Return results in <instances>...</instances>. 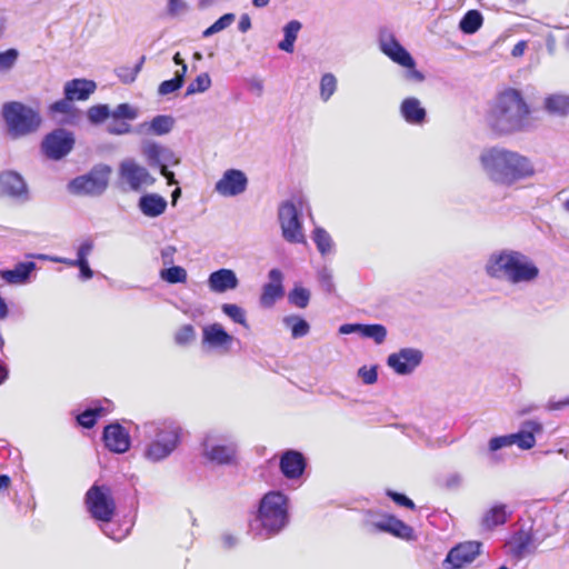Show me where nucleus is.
<instances>
[{"label": "nucleus", "mask_w": 569, "mask_h": 569, "mask_svg": "<svg viewBox=\"0 0 569 569\" xmlns=\"http://www.w3.org/2000/svg\"><path fill=\"white\" fill-rule=\"evenodd\" d=\"M479 161L489 180L503 187H510L535 174V167L528 157L503 147L483 149Z\"/></svg>", "instance_id": "f257e3e1"}, {"label": "nucleus", "mask_w": 569, "mask_h": 569, "mask_svg": "<svg viewBox=\"0 0 569 569\" xmlns=\"http://www.w3.org/2000/svg\"><path fill=\"white\" fill-rule=\"evenodd\" d=\"M530 108L521 91L508 88L497 94L488 111L489 127L498 134L525 131L529 126Z\"/></svg>", "instance_id": "f03ea898"}, {"label": "nucleus", "mask_w": 569, "mask_h": 569, "mask_svg": "<svg viewBox=\"0 0 569 569\" xmlns=\"http://www.w3.org/2000/svg\"><path fill=\"white\" fill-rule=\"evenodd\" d=\"M486 274L510 284H529L535 282L540 270L526 253L513 249H500L489 254L485 264Z\"/></svg>", "instance_id": "7ed1b4c3"}, {"label": "nucleus", "mask_w": 569, "mask_h": 569, "mask_svg": "<svg viewBox=\"0 0 569 569\" xmlns=\"http://www.w3.org/2000/svg\"><path fill=\"white\" fill-rule=\"evenodd\" d=\"M289 522V497L279 490H270L260 498L249 531L254 538L270 539L283 531Z\"/></svg>", "instance_id": "20e7f679"}, {"label": "nucleus", "mask_w": 569, "mask_h": 569, "mask_svg": "<svg viewBox=\"0 0 569 569\" xmlns=\"http://www.w3.org/2000/svg\"><path fill=\"white\" fill-rule=\"evenodd\" d=\"M141 431L148 440L143 458L152 463L168 459L182 442L183 428L171 418L144 422Z\"/></svg>", "instance_id": "39448f33"}, {"label": "nucleus", "mask_w": 569, "mask_h": 569, "mask_svg": "<svg viewBox=\"0 0 569 569\" xmlns=\"http://www.w3.org/2000/svg\"><path fill=\"white\" fill-rule=\"evenodd\" d=\"M83 503L87 512L99 523L104 536L112 540L121 538L109 531L110 521L117 512V503L109 486L94 482L84 493Z\"/></svg>", "instance_id": "423d86ee"}, {"label": "nucleus", "mask_w": 569, "mask_h": 569, "mask_svg": "<svg viewBox=\"0 0 569 569\" xmlns=\"http://www.w3.org/2000/svg\"><path fill=\"white\" fill-rule=\"evenodd\" d=\"M543 431V426L538 420H525L515 433L496 436L488 441V457L491 465H498L503 461L499 450L517 445L522 450H530L536 446V435Z\"/></svg>", "instance_id": "0eeeda50"}, {"label": "nucleus", "mask_w": 569, "mask_h": 569, "mask_svg": "<svg viewBox=\"0 0 569 569\" xmlns=\"http://www.w3.org/2000/svg\"><path fill=\"white\" fill-rule=\"evenodd\" d=\"M380 51L392 62L405 68L403 79L411 83H421L426 77L416 68V60L411 53L400 43L389 28H381L378 34Z\"/></svg>", "instance_id": "6e6552de"}, {"label": "nucleus", "mask_w": 569, "mask_h": 569, "mask_svg": "<svg viewBox=\"0 0 569 569\" xmlns=\"http://www.w3.org/2000/svg\"><path fill=\"white\" fill-rule=\"evenodd\" d=\"M380 51L392 62L405 68L403 79L411 83H421L426 77L416 68V60L411 53L400 43L389 28H381L378 34Z\"/></svg>", "instance_id": "1a4fd4ad"}, {"label": "nucleus", "mask_w": 569, "mask_h": 569, "mask_svg": "<svg viewBox=\"0 0 569 569\" xmlns=\"http://www.w3.org/2000/svg\"><path fill=\"white\" fill-rule=\"evenodd\" d=\"M380 51L392 62L405 68L403 79L411 83H421L426 77L416 68V60L411 53L400 43L389 28H381L378 34Z\"/></svg>", "instance_id": "9d476101"}, {"label": "nucleus", "mask_w": 569, "mask_h": 569, "mask_svg": "<svg viewBox=\"0 0 569 569\" xmlns=\"http://www.w3.org/2000/svg\"><path fill=\"white\" fill-rule=\"evenodd\" d=\"M2 117L9 132L13 137L33 133L42 123V118L38 110L19 101L6 102L2 106Z\"/></svg>", "instance_id": "9b49d317"}, {"label": "nucleus", "mask_w": 569, "mask_h": 569, "mask_svg": "<svg viewBox=\"0 0 569 569\" xmlns=\"http://www.w3.org/2000/svg\"><path fill=\"white\" fill-rule=\"evenodd\" d=\"M202 457L216 466L238 465V442L223 435L208 433L201 442Z\"/></svg>", "instance_id": "f8f14e48"}, {"label": "nucleus", "mask_w": 569, "mask_h": 569, "mask_svg": "<svg viewBox=\"0 0 569 569\" xmlns=\"http://www.w3.org/2000/svg\"><path fill=\"white\" fill-rule=\"evenodd\" d=\"M141 156L152 169H158L169 186L178 184L174 172L169 167L180 163V158L169 147L153 140H143L140 147Z\"/></svg>", "instance_id": "ddd939ff"}, {"label": "nucleus", "mask_w": 569, "mask_h": 569, "mask_svg": "<svg viewBox=\"0 0 569 569\" xmlns=\"http://www.w3.org/2000/svg\"><path fill=\"white\" fill-rule=\"evenodd\" d=\"M110 173V166L97 164L89 172L70 180L68 190L76 196H101L108 188Z\"/></svg>", "instance_id": "4468645a"}, {"label": "nucleus", "mask_w": 569, "mask_h": 569, "mask_svg": "<svg viewBox=\"0 0 569 569\" xmlns=\"http://www.w3.org/2000/svg\"><path fill=\"white\" fill-rule=\"evenodd\" d=\"M278 221L281 228L282 238L289 243H305L306 238L302 232V221L300 212L296 204L290 201H283L278 208Z\"/></svg>", "instance_id": "2eb2a0df"}, {"label": "nucleus", "mask_w": 569, "mask_h": 569, "mask_svg": "<svg viewBox=\"0 0 569 569\" xmlns=\"http://www.w3.org/2000/svg\"><path fill=\"white\" fill-rule=\"evenodd\" d=\"M74 143V134L71 131L57 128L43 137L41 151L48 159L59 161L71 152Z\"/></svg>", "instance_id": "dca6fc26"}, {"label": "nucleus", "mask_w": 569, "mask_h": 569, "mask_svg": "<svg viewBox=\"0 0 569 569\" xmlns=\"http://www.w3.org/2000/svg\"><path fill=\"white\" fill-rule=\"evenodd\" d=\"M118 174L120 180L126 182L131 191L136 192L140 191L142 186H153L156 182L148 169L131 158L120 162Z\"/></svg>", "instance_id": "f3484780"}, {"label": "nucleus", "mask_w": 569, "mask_h": 569, "mask_svg": "<svg viewBox=\"0 0 569 569\" xmlns=\"http://www.w3.org/2000/svg\"><path fill=\"white\" fill-rule=\"evenodd\" d=\"M0 196L20 203H26L30 200V192L26 180L19 172L13 170H6L0 173Z\"/></svg>", "instance_id": "a211bd4d"}, {"label": "nucleus", "mask_w": 569, "mask_h": 569, "mask_svg": "<svg viewBox=\"0 0 569 569\" xmlns=\"http://www.w3.org/2000/svg\"><path fill=\"white\" fill-rule=\"evenodd\" d=\"M423 355L419 349L402 348L398 352L390 353L387 365L400 376H407L415 371L422 361Z\"/></svg>", "instance_id": "6ab92c4d"}, {"label": "nucleus", "mask_w": 569, "mask_h": 569, "mask_svg": "<svg viewBox=\"0 0 569 569\" xmlns=\"http://www.w3.org/2000/svg\"><path fill=\"white\" fill-rule=\"evenodd\" d=\"M306 456L296 449H286L279 457V470L288 480L300 479L307 469Z\"/></svg>", "instance_id": "aec40b11"}, {"label": "nucleus", "mask_w": 569, "mask_h": 569, "mask_svg": "<svg viewBox=\"0 0 569 569\" xmlns=\"http://www.w3.org/2000/svg\"><path fill=\"white\" fill-rule=\"evenodd\" d=\"M248 178L239 169H228L223 172L221 179L216 182L214 190L223 197H236L246 191Z\"/></svg>", "instance_id": "412c9836"}, {"label": "nucleus", "mask_w": 569, "mask_h": 569, "mask_svg": "<svg viewBox=\"0 0 569 569\" xmlns=\"http://www.w3.org/2000/svg\"><path fill=\"white\" fill-rule=\"evenodd\" d=\"M482 545L478 541H467L451 548L443 561L451 569H460L472 562L480 555Z\"/></svg>", "instance_id": "4be33fe9"}, {"label": "nucleus", "mask_w": 569, "mask_h": 569, "mask_svg": "<svg viewBox=\"0 0 569 569\" xmlns=\"http://www.w3.org/2000/svg\"><path fill=\"white\" fill-rule=\"evenodd\" d=\"M269 281L262 286L260 305L263 308H271L284 295L283 273L280 269L273 268L268 272Z\"/></svg>", "instance_id": "5701e85b"}, {"label": "nucleus", "mask_w": 569, "mask_h": 569, "mask_svg": "<svg viewBox=\"0 0 569 569\" xmlns=\"http://www.w3.org/2000/svg\"><path fill=\"white\" fill-rule=\"evenodd\" d=\"M104 446L112 452L124 453L130 449V436L118 422L104 427L102 435Z\"/></svg>", "instance_id": "b1692460"}, {"label": "nucleus", "mask_w": 569, "mask_h": 569, "mask_svg": "<svg viewBox=\"0 0 569 569\" xmlns=\"http://www.w3.org/2000/svg\"><path fill=\"white\" fill-rule=\"evenodd\" d=\"M207 283L212 292L223 293L237 289L239 279L232 269L220 268L209 274Z\"/></svg>", "instance_id": "393cba45"}, {"label": "nucleus", "mask_w": 569, "mask_h": 569, "mask_svg": "<svg viewBox=\"0 0 569 569\" xmlns=\"http://www.w3.org/2000/svg\"><path fill=\"white\" fill-rule=\"evenodd\" d=\"M232 340L233 337L218 322L202 328V345L211 349L228 348Z\"/></svg>", "instance_id": "a878e982"}, {"label": "nucleus", "mask_w": 569, "mask_h": 569, "mask_svg": "<svg viewBox=\"0 0 569 569\" xmlns=\"http://www.w3.org/2000/svg\"><path fill=\"white\" fill-rule=\"evenodd\" d=\"M137 207L144 217L158 218L166 212L168 201L159 193L148 192L140 196Z\"/></svg>", "instance_id": "bb28decb"}, {"label": "nucleus", "mask_w": 569, "mask_h": 569, "mask_svg": "<svg viewBox=\"0 0 569 569\" xmlns=\"http://www.w3.org/2000/svg\"><path fill=\"white\" fill-rule=\"evenodd\" d=\"M174 118L169 114H158L150 121L137 126L136 132L146 136H164L172 131Z\"/></svg>", "instance_id": "cd10ccee"}, {"label": "nucleus", "mask_w": 569, "mask_h": 569, "mask_svg": "<svg viewBox=\"0 0 569 569\" xmlns=\"http://www.w3.org/2000/svg\"><path fill=\"white\" fill-rule=\"evenodd\" d=\"M403 120L412 126H421L427 120V111L420 100L415 97L405 98L399 108Z\"/></svg>", "instance_id": "c85d7f7f"}, {"label": "nucleus", "mask_w": 569, "mask_h": 569, "mask_svg": "<svg viewBox=\"0 0 569 569\" xmlns=\"http://www.w3.org/2000/svg\"><path fill=\"white\" fill-rule=\"evenodd\" d=\"M111 405L109 399L93 401L90 407L76 416L77 423L86 429L93 428L98 419L109 411Z\"/></svg>", "instance_id": "c756f323"}, {"label": "nucleus", "mask_w": 569, "mask_h": 569, "mask_svg": "<svg viewBox=\"0 0 569 569\" xmlns=\"http://www.w3.org/2000/svg\"><path fill=\"white\" fill-rule=\"evenodd\" d=\"M97 84L93 80L72 79L63 86V94L73 101L87 100L96 90Z\"/></svg>", "instance_id": "7c9ffc66"}, {"label": "nucleus", "mask_w": 569, "mask_h": 569, "mask_svg": "<svg viewBox=\"0 0 569 569\" xmlns=\"http://www.w3.org/2000/svg\"><path fill=\"white\" fill-rule=\"evenodd\" d=\"M36 268L37 264L33 261H21L18 262L12 269L1 270L0 277L9 284H24L29 282Z\"/></svg>", "instance_id": "2f4dec72"}, {"label": "nucleus", "mask_w": 569, "mask_h": 569, "mask_svg": "<svg viewBox=\"0 0 569 569\" xmlns=\"http://www.w3.org/2000/svg\"><path fill=\"white\" fill-rule=\"evenodd\" d=\"M535 540L536 536L532 530L526 531L521 529L515 532L509 542L511 555L517 559L523 558L536 549L533 546Z\"/></svg>", "instance_id": "473e14b6"}, {"label": "nucleus", "mask_w": 569, "mask_h": 569, "mask_svg": "<svg viewBox=\"0 0 569 569\" xmlns=\"http://www.w3.org/2000/svg\"><path fill=\"white\" fill-rule=\"evenodd\" d=\"M94 248V242L91 238H87L82 240L78 246V269H79V279L82 281H87L91 279L94 274L93 270L89 264L88 257L91 254Z\"/></svg>", "instance_id": "72a5a7b5"}, {"label": "nucleus", "mask_w": 569, "mask_h": 569, "mask_svg": "<svg viewBox=\"0 0 569 569\" xmlns=\"http://www.w3.org/2000/svg\"><path fill=\"white\" fill-rule=\"evenodd\" d=\"M510 516L511 511L507 510L505 503H496L483 513L481 526L487 530H492L498 526L505 525Z\"/></svg>", "instance_id": "f704fd0d"}, {"label": "nucleus", "mask_w": 569, "mask_h": 569, "mask_svg": "<svg viewBox=\"0 0 569 569\" xmlns=\"http://www.w3.org/2000/svg\"><path fill=\"white\" fill-rule=\"evenodd\" d=\"M302 24L298 20H291L283 27V39L278 43V48L287 53H292L295 50V42Z\"/></svg>", "instance_id": "c9c22d12"}, {"label": "nucleus", "mask_w": 569, "mask_h": 569, "mask_svg": "<svg viewBox=\"0 0 569 569\" xmlns=\"http://www.w3.org/2000/svg\"><path fill=\"white\" fill-rule=\"evenodd\" d=\"M282 323L290 330L293 339L307 336L310 331L309 322L298 315H289L283 317Z\"/></svg>", "instance_id": "e433bc0d"}, {"label": "nucleus", "mask_w": 569, "mask_h": 569, "mask_svg": "<svg viewBox=\"0 0 569 569\" xmlns=\"http://www.w3.org/2000/svg\"><path fill=\"white\" fill-rule=\"evenodd\" d=\"M483 17L479 10L467 11L459 22V29L465 34L476 33L482 26Z\"/></svg>", "instance_id": "4c0bfd02"}, {"label": "nucleus", "mask_w": 569, "mask_h": 569, "mask_svg": "<svg viewBox=\"0 0 569 569\" xmlns=\"http://www.w3.org/2000/svg\"><path fill=\"white\" fill-rule=\"evenodd\" d=\"M397 519L398 518L393 515L383 513L377 519H367L365 521V527L371 533H376V532L390 533Z\"/></svg>", "instance_id": "58836bf2"}, {"label": "nucleus", "mask_w": 569, "mask_h": 569, "mask_svg": "<svg viewBox=\"0 0 569 569\" xmlns=\"http://www.w3.org/2000/svg\"><path fill=\"white\" fill-rule=\"evenodd\" d=\"M187 70L188 66H183L182 69H179L174 72L173 78L162 81L158 87V94L163 97L181 89L184 83Z\"/></svg>", "instance_id": "ea45409f"}, {"label": "nucleus", "mask_w": 569, "mask_h": 569, "mask_svg": "<svg viewBox=\"0 0 569 569\" xmlns=\"http://www.w3.org/2000/svg\"><path fill=\"white\" fill-rule=\"evenodd\" d=\"M545 109L552 114L565 116L569 111V97L551 94L545 99Z\"/></svg>", "instance_id": "a19ab883"}, {"label": "nucleus", "mask_w": 569, "mask_h": 569, "mask_svg": "<svg viewBox=\"0 0 569 569\" xmlns=\"http://www.w3.org/2000/svg\"><path fill=\"white\" fill-rule=\"evenodd\" d=\"M311 238L321 256H327L332 252L333 241L326 229L322 227H316L312 231Z\"/></svg>", "instance_id": "79ce46f5"}, {"label": "nucleus", "mask_w": 569, "mask_h": 569, "mask_svg": "<svg viewBox=\"0 0 569 569\" xmlns=\"http://www.w3.org/2000/svg\"><path fill=\"white\" fill-rule=\"evenodd\" d=\"M160 278L170 284L184 283L188 279V273L183 267L171 264L160 270Z\"/></svg>", "instance_id": "37998d69"}, {"label": "nucleus", "mask_w": 569, "mask_h": 569, "mask_svg": "<svg viewBox=\"0 0 569 569\" xmlns=\"http://www.w3.org/2000/svg\"><path fill=\"white\" fill-rule=\"evenodd\" d=\"M310 290L300 286L296 284L289 292H288V302L297 308L305 309L308 307L310 302Z\"/></svg>", "instance_id": "c03bdc74"}, {"label": "nucleus", "mask_w": 569, "mask_h": 569, "mask_svg": "<svg viewBox=\"0 0 569 569\" xmlns=\"http://www.w3.org/2000/svg\"><path fill=\"white\" fill-rule=\"evenodd\" d=\"M360 336L381 345L387 338V328L381 323H362Z\"/></svg>", "instance_id": "a18cd8bd"}, {"label": "nucleus", "mask_w": 569, "mask_h": 569, "mask_svg": "<svg viewBox=\"0 0 569 569\" xmlns=\"http://www.w3.org/2000/svg\"><path fill=\"white\" fill-rule=\"evenodd\" d=\"M337 90V78L333 73L327 72L320 79V98L327 102Z\"/></svg>", "instance_id": "49530a36"}, {"label": "nucleus", "mask_w": 569, "mask_h": 569, "mask_svg": "<svg viewBox=\"0 0 569 569\" xmlns=\"http://www.w3.org/2000/svg\"><path fill=\"white\" fill-rule=\"evenodd\" d=\"M211 78L209 73L202 72L192 80L186 90V96H192L196 93H202L211 87Z\"/></svg>", "instance_id": "de8ad7c7"}, {"label": "nucleus", "mask_w": 569, "mask_h": 569, "mask_svg": "<svg viewBox=\"0 0 569 569\" xmlns=\"http://www.w3.org/2000/svg\"><path fill=\"white\" fill-rule=\"evenodd\" d=\"M236 19L234 13H224L218 18L210 27L202 32L203 38H209L224 29H227Z\"/></svg>", "instance_id": "09e8293b"}, {"label": "nucleus", "mask_w": 569, "mask_h": 569, "mask_svg": "<svg viewBox=\"0 0 569 569\" xmlns=\"http://www.w3.org/2000/svg\"><path fill=\"white\" fill-rule=\"evenodd\" d=\"M222 312L229 317L234 323L241 325L244 328H248V322L246 318V311L234 303H223L221 306Z\"/></svg>", "instance_id": "8fccbe9b"}, {"label": "nucleus", "mask_w": 569, "mask_h": 569, "mask_svg": "<svg viewBox=\"0 0 569 569\" xmlns=\"http://www.w3.org/2000/svg\"><path fill=\"white\" fill-rule=\"evenodd\" d=\"M87 117L90 123L100 124L111 117V111L108 104H96L88 109Z\"/></svg>", "instance_id": "3c124183"}, {"label": "nucleus", "mask_w": 569, "mask_h": 569, "mask_svg": "<svg viewBox=\"0 0 569 569\" xmlns=\"http://www.w3.org/2000/svg\"><path fill=\"white\" fill-rule=\"evenodd\" d=\"M389 535L406 541H413L417 538L415 529L399 518L397 519Z\"/></svg>", "instance_id": "603ef678"}, {"label": "nucleus", "mask_w": 569, "mask_h": 569, "mask_svg": "<svg viewBox=\"0 0 569 569\" xmlns=\"http://www.w3.org/2000/svg\"><path fill=\"white\" fill-rule=\"evenodd\" d=\"M196 339V330L192 325H183L174 333V342L178 346H188Z\"/></svg>", "instance_id": "864d4df0"}, {"label": "nucleus", "mask_w": 569, "mask_h": 569, "mask_svg": "<svg viewBox=\"0 0 569 569\" xmlns=\"http://www.w3.org/2000/svg\"><path fill=\"white\" fill-rule=\"evenodd\" d=\"M138 117V111L129 103H120L111 111V118L114 120H134Z\"/></svg>", "instance_id": "5fc2aeb1"}, {"label": "nucleus", "mask_w": 569, "mask_h": 569, "mask_svg": "<svg viewBox=\"0 0 569 569\" xmlns=\"http://www.w3.org/2000/svg\"><path fill=\"white\" fill-rule=\"evenodd\" d=\"M19 58V51L14 48L0 51V72L11 70Z\"/></svg>", "instance_id": "6e6d98bb"}, {"label": "nucleus", "mask_w": 569, "mask_h": 569, "mask_svg": "<svg viewBox=\"0 0 569 569\" xmlns=\"http://www.w3.org/2000/svg\"><path fill=\"white\" fill-rule=\"evenodd\" d=\"M190 10V7L184 0H167V14L170 18H179L186 14Z\"/></svg>", "instance_id": "4d7b16f0"}, {"label": "nucleus", "mask_w": 569, "mask_h": 569, "mask_svg": "<svg viewBox=\"0 0 569 569\" xmlns=\"http://www.w3.org/2000/svg\"><path fill=\"white\" fill-rule=\"evenodd\" d=\"M74 110L72 101L66 96L63 99L57 100L49 106V112L51 114H70Z\"/></svg>", "instance_id": "13d9d810"}, {"label": "nucleus", "mask_w": 569, "mask_h": 569, "mask_svg": "<svg viewBox=\"0 0 569 569\" xmlns=\"http://www.w3.org/2000/svg\"><path fill=\"white\" fill-rule=\"evenodd\" d=\"M387 497H389L396 505L400 507H405L410 510L416 509V505L412 499H410L408 496H406L402 492H398L391 489H388L386 491Z\"/></svg>", "instance_id": "bf43d9fd"}, {"label": "nucleus", "mask_w": 569, "mask_h": 569, "mask_svg": "<svg viewBox=\"0 0 569 569\" xmlns=\"http://www.w3.org/2000/svg\"><path fill=\"white\" fill-rule=\"evenodd\" d=\"M462 485L463 476L457 471L448 473L443 479V487L450 491L460 489Z\"/></svg>", "instance_id": "052dcab7"}, {"label": "nucleus", "mask_w": 569, "mask_h": 569, "mask_svg": "<svg viewBox=\"0 0 569 569\" xmlns=\"http://www.w3.org/2000/svg\"><path fill=\"white\" fill-rule=\"evenodd\" d=\"M107 131L110 134L122 136L131 132V126L126 121L112 119L107 126Z\"/></svg>", "instance_id": "680f3d73"}, {"label": "nucleus", "mask_w": 569, "mask_h": 569, "mask_svg": "<svg viewBox=\"0 0 569 569\" xmlns=\"http://www.w3.org/2000/svg\"><path fill=\"white\" fill-rule=\"evenodd\" d=\"M358 376L365 385H373L378 380L377 366H371L370 368L362 366L358 370Z\"/></svg>", "instance_id": "e2e57ef3"}, {"label": "nucleus", "mask_w": 569, "mask_h": 569, "mask_svg": "<svg viewBox=\"0 0 569 569\" xmlns=\"http://www.w3.org/2000/svg\"><path fill=\"white\" fill-rule=\"evenodd\" d=\"M319 282L327 292H331L335 288L332 276L328 269H322L318 273Z\"/></svg>", "instance_id": "0e129e2a"}, {"label": "nucleus", "mask_w": 569, "mask_h": 569, "mask_svg": "<svg viewBox=\"0 0 569 569\" xmlns=\"http://www.w3.org/2000/svg\"><path fill=\"white\" fill-rule=\"evenodd\" d=\"M176 252H177V248L174 246L168 244V246L163 247L160 251L162 263L164 266L173 264Z\"/></svg>", "instance_id": "69168bd1"}, {"label": "nucleus", "mask_w": 569, "mask_h": 569, "mask_svg": "<svg viewBox=\"0 0 569 569\" xmlns=\"http://www.w3.org/2000/svg\"><path fill=\"white\" fill-rule=\"evenodd\" d=\"M220 539H221L222 548L226 549V550L233 549L239 543L238 537L232 535V533H230V532H223L221 535Z\"/></svg>", "instance_id": "338daca9"}, {"label": "nucleus", "mask_w": 569, "mask_h": 569, "mask_svg": "<svg viewBox=\"0 0 569 569\" xmlns=\"http://www.w3.org/2000/svg\"><path fill=\"white\" fill-rule=\"evenodd\" d=\"M362 323H343L339 327L340 335L361 333Z\"/></svg>", "instance_id": "774afa93"}]
</instances>
